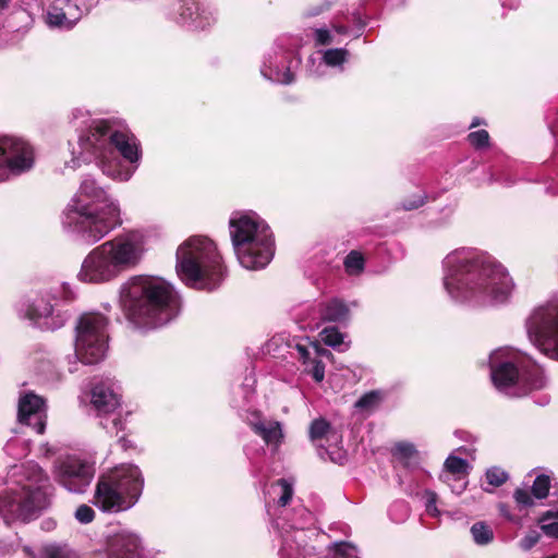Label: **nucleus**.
I'll list each match as a JSON object with an SVG mask.
<instances>
[{
	"instance_id": "412c9836",
	"label": "nucleus",
	"mask_w": 558,
	"mask_h": 558,
	"mask_svg": "<svg viewBox=\"0 0 558 558\" xmlns=\"http://www.w3.org/2000/svg\"><path fill=\"white\" fill-rule=\"evenodd\" d=\"M391 453L405 469H415L420 464V452L412 442H396L391 449Z\"/></svg>"
},
{
	"instance_id": "c85d7f7f",
	"label": "nucleus",
	"mask_w": 558,
	"mask_h": 558,
	"mask_svg": "<svg viewBox=\"0 0 558 558\" xmlns=\"http://www.w3.org/2000/svg\"><path fill=\"white\" fill-rule=\"evenodd\" d=\"M468 468V461L457 456H449L445 461L446 471L452 475H465Z\"/></svg>"
},
{
	"instance_id": "b1692460",
	"label": "nucleus",
	"mask_w": 558,
	"mask_h": 558,
	"mask_svg": "<svg viewBox=\"0 0 558 558\" xmlns=\"http://www.w3.org/2000/svg\"><path fill=\"white\" fill-rule=\"evenodd\" d=\"M38 558H78V556L66 546L48 544L40 548Z\"/></svg>"
},
{
	"instance_id": "ea45409f",
	"label": "nucleus",
	"mask_w": 558,
	"mask_h": 558,
	"mask_svg": "<svg viewBox=\"0 0 558 558\" xmlns=\"http://www.w3.org/2000/svg\"><path fill=\"white\" fill-rule=\"evenodd\" d=\"M95 518V511L87 505H81L75 511V519L81 523H90Z\"/></svg>"
},
{
	"instance_id": "680f3d73",
	"label": "nucleus",
	"mask_w": 558,
	"mask_h": 558,
	"mask_svg": "<svg viewBox=\"0 0 558 558\" xmlns=\"http://www.w3.org/2000/svg\"><path fill=\"white\" fill-rule=\"evenodd\" d=\"M10 0H0V12L7 10L9 8Z\"/></svg>"
},
{
	"instance_id": "6e6552de",
	"label": "nucleus",
	"mask_w": 558,
	"mask_h": 558,
	"mask_svg": "<svg viewBox=\"0 0 558 558\" xmlns=\"http://www.w3.org/2000/svg\"><path fill=\"white\" fill-rule=\"evenodd\" d=\"M108 320L99 313H85L76 324L75 355L86 365L100 362L107 351Z\"/></svg>"
},
{
	"instance_id": "72a5a7b5",
	"label": "nucleus",
	"mask_w": 558,
	"mask_h": 558,
	"mask_svg": "<svg viewBox=\"0 0 558 558\" xmlns=\"http://www.w3.org/2000/svg\"><path fill=\"white\" fill-rule=\"evenodd\" d=\"M508 473L500 468L494 466L486 471V480L489 485L499 487L508 481Z\"/></svg>"
},
{
	"instance_id": "aec40b11",
	"label": "nucleus",
	"mask_w": 558,
	"mask_h": 558,
	"mask_svg": "<svg viewBox=\"0 0 558 558\" xmlns=\"http://www.w3.org/2000/svg\"><path fill=\"white\" fill-rule=\"evenodd\" d=\"M349 314L348 305L338 299H332L319 305V315L323 322L343 323L348 320Z\"/></svg>"
},
{
	"instance_id": "7c9ffc66",
	"label": "nucleus",
	"mask_w": 558,
	"mask_h": 558,
	"mask_svg": "<svg viewBox=\"0 0 558 558\" xmlns=\"http://www.w3.org/2000/svg\"><path fill=\"white\" fill-rule=\"evenodd\" d=\"M348 56V50L342 48L328 49L325 51L323 60L329 66L341 65Z\"/></svg>"
},
{
	"instance_id": "79ce46f5",
	"label": "nucleus",
	"mask_w": 558,
	"mask_h": 558,
	"mask_svg": "<svg viewBox=\"0 0 558 558\" xmlns=\"http://www.w3.org/2000/svg\"><path fill=\"white\" fill-rule=\"evenodd\" d=\"M315 43L317 46H328L332 43V36L326 28L315 29Z\"/></svg>"
},
{
	"instance_id": "bb28decb",
	"label": "nucleus",
	"mask_w": 558,
	"mask_h": 558,
	"mask_svg": "<svg viewBox=\"0 0 558 558\" xmlns=\"http://www.w3.org/2000/svg\"><path fill=\"white\" fill-rule=\"evenodd\" d=\"M550 477L546 474H539L535 477L532 485V495L536 499H545L550 490Z\"/></svg>"
},
{
	"instance_id": "13d9d810",
	"label": "nucleus",
	"mask_w": 558,
	"mask_h": 558,
	"mask_svg": "<svg viewBox=\"0 0 558 558\" xmlns=\"http://www.w3.org/2000/svg\"><path fill=\"white\" fill-rule=\"evenodd\" d=\"M433 497H435V495H434V494H433ZM434 504H435V498H432V499L428 501L427 506H426V508H427V511H428V512H430L432 510L437 511V508L432 507V506H434Z\"/></svg>"
},
{
	"instance_id": "ddd939ff",
	"label": "nucleus",
	"mask_w": 558,
	"mask_h": 558,
	"mask_svg": "<svg viewBox=\"0 0 558 558\" xmlns=\"http://www.w3.org/2000/svg\"><path fill=\"white\" fill-rule=\"evenodd\" d=\"M107 244L94 248L84 259L78 278L84 282L99 283L109 281L118 272L105 252Z\"/></svg>"
},
{
	"instance_id": "0eeeda50",
	"label": "nucleus",
	"mask_w": 558,
	"mask_h": 558,
	"mask_svg": "<svg viewBox=\"0 0 558 558\" xmlns=\"http://www.w3.org/2000/svg\"><path fill=\"white\" fill-rule=\"evenodd\" d=\"M230 235L241 265L247 269L263 268L274 256V239L266 226L242 216L230 220Z\"/></svg>"
},
{
	"instance_id": "e433bc0d",
	"label": "nucleus",
	"mask_w": 558,
	"mask_h": 558,
	"mask_svg": "<svg viewBox=\"0 0 558 558\" xmlns=\"http://www.w3.org/2000/svg\"><path fill=\"white\" fill-rule=\"evenodd\" d=\"M181 16L194 20L198 15V4L194 0H181Z\"/></svg>"
},
{
	"instance_id": "a878e982",
	"label": "nucleus",
	"mask_w": 558,
	"mask_h": 558,
	"mask_svg": "<svg viewBox=\"0 0 558 558\" xmlns=\"http://www.w3.org/2000/svg\"><path fill=\"white\" fill-rule=\"evenodd\" d=\"M476 544L486 545L494 538L493 530L484 522H476L471 527Z\"/></svg>"
},
{
	"instance_id": "de8ad7c7",
	"label": "nucleus",
	"mask_w": 558,
	"mask_h": 558,
	"mask_svg": "<svg viewBox=\"0 0 558 558\" xmlns=\"http://www.w3.org/2000/svg\"><path fill=\"white\" fill-rule=\"evenodd\" d=\"M295 80V75L293 72H291V70L289 68L286 69V71L282 73V76L279 78V81L282 83V84H291L293 83Z\"/></svg>"
},
{
	"instance_id": "5fc2aeb1",
	"label": "nucleus",
	"mask_w": 558,
	"mask_h": 558,
	"mask_svg": "<svg viewBox=\"0 0 558 558\" xmlns=\"http://www.w3.org/2000/svg\"><path fill=\"white\" fill-rule=\"evenodd\" d=\"M119 444L124 450H126L131 446L130 440H128L125 436H121L119 438Z\"/></svg>"
},
{
	"instance_id": "49530a36",
	"label": "nucleus",
	"mask_w": 558,
	"mask_h": 558,
	"mask_svg": "<svg viewBox=\"0 0 558 558\" xmlns=\"http://www.w3.org/2000/svg\"><path fill=\"white\" fill-rule=\"evenodd\" d=\"M295 349L299 353V356H300V360L305 364L310 361L311 359V353L308 351V349L303 345V344H296L295 345Z\"/></svg>"
},
{
	"instance_id": "3c124183",
	"label": "nucleus",
	"mask_w": 558,
	"mask_h": 558,
	"mask_svg": "<svg viewBox=\"0 0 558 558\" xmlns=\"http://www.w3.org/2000/svg\"><path fill=\"white\" fill-rule=\"evenodd\" d=\"M501 4L504 8L518 9L520 1L519 0H501Z\"/></svg>"
},
{
	"instance_id": "2f4dec72",
	"label": "nucleus",
	"mask_w": 558,
	"mask_h": 558,
	"mask_svg": "<svg viewBox=\"0 0 558 558\" xmlns=\"http://www.w3.org/2000/svg\"><path fill=\"white\" fill-rule=\"evenodd\" d=\"M319 336L324 343L329 347H337L343 342V336L337 327H326L320 331Z\"/></svg>"
},
{
	"instance_id": "774afa93",
	"label": "nucleus",
	"mask_w": 558,
	"mask_h": 558,
	"mask_svg": "<svg viewBox=\"0 0 558 558\" xmlns=\"http://www.w3.org/2000/svg\"><path fill=\"white\" fill-rule=\"evenodd\" d=\"M546 558H557L555 555L547 556Z\"/></svg>"
},
{
	"instance_id": "5701e85b",
	"label": "nucleus",
	"mask_w": 558,
	"mask_h": 558,
	"mask_svg": "<svg viewBox=\"0 0 558 558\" xmlns=\"http://www.w3.org/2000/svg\"><path fill=\"white\" fill-rule=\"evenodd\" d=\"M519 385L525 390L531 391L543 387V376L539 368L535 365H525L519 367Z\"/></svg>"
},
{
	"instance_id": "9d476101",
	"label": "nucleus",
	"mask_w": 558,
	"mask_h": 558,
	"mask_svg": "<svg viewBox=\"0 0 558 558\" xmlns=\"http://www.w3.org/2000/svg\"><path fill=\"white\" fill-rule=\"evenodd\" d=\"M35 163L33 146L19 137L0 136V182L29 171Z\"/></svg>"
},
{
	"instance_id": "a211bd4d",
	"label": "nucleus",
	"mask_w": 558,
	"mask_h": 558,
	"mask_svg": "<svg viewBox=\"0 0 558 558\" xmlns=\"http://www.w3.org/2000/svg\"><path fill=\"white\" fill-rule=\"evenodd\" d=\"M492 379L498 389L519 385L520 369L512 362H502L492 371Z\"/></svg>"
},
{
	"instance_id": "39448f33",
	"label": "nucleus",
	"mask_w": 558,
	"mask_h": 558,
	"mask_svg": "<svg viewBox=\"0 0 558 558\" xmlns=\"http://www.w3.org/2000/svg\"><path fill=\"white\" fill-rule=\"evenodd\" d=\"M177 274L189 287L211 291L220 286L226 267L214 241L191 236L177 251Z\"/></svg>"
},
{
	"instance_id": "cd10ccee",
	"label": "nucleus",
	"mask_w": 558,
	"mask_h": 558,
	"mask_svg": "<svg viewBox=\"0 0 558 558\" xmlns=\"http://www.w3.org/2000/svg\"><path fill=\"white\" fill-rule=\"evenodd\" d=\"M344 267L349 274H360L364 269L365 259L362 253L351 251L344 258Z\"/></svg>"
},
{
	"instance_id": "8fccbe9b",
	"label": "nucleus",
	"mask_w": 558,
	"mask_h": 558,
	"mask_svg": "<svg viewBox=\"0 0 558 558\" xmlns=\"http://www.w3.org/2000/svg\"><path fill=\"white\" fill-rule=\"evenodd\" d=\"M550 519H556V515H555V511L554 510H548L546 512H544L539 519H538V523L542 525V524H546L545 522L547 520H550Z\"/></svg>"
},
{
	"instance_id": "4c0bfd02",
	"label": "nucleus",
	"mask_w": 558,
	"mask_h": 558,
	"mask_svg": "<svg viewBox=\"0 0 558 558\" xmlns=\"http://www.w3.org/2000/svg\"><path fill=\"white\" fill-rule=\"evenodd\" d=\"M426 202H427V195L425 193L414 195L409 198H405L402 202V208L404 210H414V209H417V208L422 207L423 205H425Z\"/></svg>"
},
{
	"instance_id": "4d7b16f0",
	"label": "nucleus",
	"mask_w": 558,
	"mask_h": 558,
	"mask_svg": "<svg viewBox=\"0 0 558 558\" xmlns=\"http://www.w3.org/2000/svg\"><path fill=\"white\" fill-rule=\"evenodd\" d=\"M551 130V133L553 135L556 137V140L558 141V118L556 119V121L554 122V124L551 125L550 128Z\"/></svg>"
},
{
	"instance_id": "f704fd0d",
	"label": "nucleus",
	"mask_w": 558,
	"mask_h": 558,
	"mask_svg": "<svg viewBox=\"0 0 558 558\" xmlns=\"http://www.w3.org/2000/svg\"><path fill=\"white\" fill-rule=\"evenodd\" d=\"M272 486H279L281 488V495L278 499V505L280 507H286L292 499L293 496V487L286 478L277 480Z\"/></svg>"
},
{
	"instance_id": "c03bdc74",
	"label": "nucleus",
	"mask_w": 558,
	"mask_h": 558,
	"mask_svg": "<svg viewBox=\"0 0 558 558\" xmlns=\"http://www.w3.org/2000/svg\"><path fill=\"white\" fill-rule=\"evenodd\" d=\"M352 547L347 543H339L335 546L333 558H350L349 549Z\"/></svg>"
},
{
	"instance_id": "9b49d317",
	"label": "nucleus",
	"mask_w": 558,
	"mask_h": 558,
	"mask_svg": "<svg viewBox=\"0 0 558 558\" xmlns=\"http://www.w3.org/2000/svg\"><path fill=\"white\" fill-rule=\"evenodd\" d=\"M526 329L531 337L558 349V303L535 308L526 320Z\"/></svg>"
},
{
	"instance_id": "f257e3e1",
	"label": "nucleus",
	"mask_w": 558,
	"mask_h": 558,
	"mask_svg": "<svg viewBox=\"0 0 558 558\" xmlns=\"http://www.w3.org/2000/svg\"><path fill=\"white\" fill-rule=\"evenodd\" d=\"M120 303L126 318L140 328H157L179 313L173 287L160 277L140 275L120 288Z\"/></svg>"
},
{
	"instance_id": "58836bf2",
	"label": "nucleus",
	"mask_w": 558,
	"mask_h": 558,
	"mask_svg": "<svg viewBox=\"0 0 558 558\" xmlns=\"http://www.w3.org/2000/svg\"><path fill=\"white\" fill-rule=\"evenodd\" d=\"M541 539V534L537 531H530L524 537L520 539V548L527 551L531 550Z\"/></svg>"
},
{
	"instance_id": "f3484780",
	"label": "nucleus",
	"mask_w": 558,
	"mask_h": 558,
	"mask_svg": "<svg viewBox=\"0 0 558 558\" xmlns=\"http://www.w3.org/2000/svg\"><path fill=\"white\" fill-rule=\"evenodd\" d=\"M140 539L134 535H121L110 547L109 558H141Z\"/></svg>"
},
{
	"instance_id": "f8f14e48",
	"label": "nucleus",
	"mask_w": 558,
	"mask_h": 558,
	"mask_svg": "<svg viewBox=\"0 0 558 558\" xmlns=\"http://www.w3.org/2000/svg\"><path fill=\"white\" fill-rule=\"evenodd\" d=\"M93 477V466L76 458L69 457L58 466L57 481L69 492L83 493Z\"/></svg>"
},
{
	"instance_id": "7ed1b4c3",
	"label": "nucleus",
	"mask_w": 558,
	"mask_h": 558,
	"mask_svg": "<svg viewBox=\"0 0 558 558\" xmlns=\"http://www.w3.org/2000/svg\"><path fill=\"white\" fill-rule=\"evenodd\" d=\"M114 125L113 120L97 119L78 137L83 161L94 158L102 172L111 178L121 175L120 156L131 163L141 157L135 135L130 131H120Z\"/></svg>"
},
{
	"instance_id": "4468645a",
	"label": "nucleus",
	"mask_w": 558,
	"mask_h": 558,
	"mask_svg": "<svg viewBox=\"0 0 558 558\" xmlns=\"http://www.w3.org/2000/svg\"><path fill=\"white\" fill-rule=\"evenodd\" d=\"M105 252L119 274L122 269L134 266L140 259L137 246L129 240H112L105 242Z\"/></svg>"
},
{
	"instance_id": "20e7f679",
	"label": "nucleus",
	"mask_w": 558,
	"mask_h": 558,
	"mask_svg": "<svg viewBox=\"0 0 558 558\" xmlns=\"http://www.w3.org/2000/svg\"><path fill=\"white\" fill-rule=\"evenodd\" d=\"M445 287L454 299H469L477 294L497 302L507 300L513 288L512 279L502 265L489 256L460 259Z\"/></svg>"
},
{
	"instance_id": "bf43d9fd",
	"label": "nucleus",
	"mask_w": 558,
	"mask_h": 558,
	"mask_svg": "<svg viewBox=\"0 0 558 558\" xmlns=\"http://www.w3.org/2000/svg\"><path fill=\"white\" fill-rule=\"evenodd\" d=\"M433 497H435V495H434V494H433ZM434 504H435V498H432V499L428 501L427 506H426V508H427V511H428V512H430L432 510L437 511V508L432 507V506H434Z\"/></svg>"
},
{
	"instance_id": "a19ab883",
	"label": "nucleus",
	"mask_w": 558,
	"mask_h": 558,
	"mask_svg": "<svg viewBox=\"0 0 558 558\" xmlns=\"http://www.w3.org/2000/svg\"><path fill=\"white\" fill-rule=\"evenodd\" d=\"M313 367L311 375L316 383H322L325 378V364L320 360L312 361Z\"/></svg>"
},
{
	"instance_id": "f03ea898",
	"label": "nucleus",
	"mask_w": 558,
	"mask_h": 558,
	"mask_svg": "<svg viewBox=\"0 0 558 558\" xmlns=\"http://www.w3.org/2000/svg\"><path fill=\"white\" fill-rule=\"evenodd\" d=\"M65 223L88 243H96L121 225L119 207L94 179L81 183L78 192L65 210Z\"/></svg>"
},
{
	"instance_id": "09e8293b",
	"label": "nucleus",
	"mask_w": 558,
	"mask_h": 558,
	"mask_svg": "<svg viewBox=\"0 0 558 558\" xmlns=\"http://www.w3.org/2000/svg\"><path fill=\"white\" fill-rule=\"evenodd\" d=\"M43 316V313H40L35 306L31 305L26 311V317L31 320H37Z\"/></svg>"
},
{
	"instance_id": "2eb2a0df",
	"label": "nucleus",
	"mask_w": 558,
	"mask_h": 558,
	"mask_svg": "<svg viewBox=\"0 0 558 558\" xmlns=\"http://www.w3.org/2000/svg\"><path fill=\"white\" fill-rule=\"evenodd\" d=\"M16 477V489H37L53 492L48 475L36 463L27 462L22 464L13 474Z\"/></svg>"
},
{
	"instance_id": "69168bd1",
	"label": "nucleus",
	"mask_w": 558,
	"mask_h": 558,
	"mask_svg": "<svg viewBox=\"0 0 558 558\" xmlns=\"http://www.w3.org/2000/svg\"><path fill=\"white\" fill-rule=\"evenodd\" d=\"M45 313H46V314H49V313H50V308L46 307V308H45Z\"/></svg>"
},
{
	"instance_id": "864d4df0",
	"label": "nucleus",
	"mask_w": 558,
	"mask_h": 558,
	"mask_svg": "<svg viewBox=\"0 0 558 558\" xmlns=\"http://www.w3.org/2000/svg\"><path fill=\"white\" fill-rule=\"evenodd\" d=\"M313 345L318 355H330L331 354L327 349L322 348L318 343H314Z\"/></svg>"
},
{
	"instance_id": "c9c22d12",
	"label": "nucleus",
	"mask_w": 558,
	"mask_h": 558,
	"mask_svg": "<svg viewBox=\"0 0 558 558\" xmlns=\"http://www.w3.org/2000/svg\"><path fill=\"white\" fill-rule=\"evenodd\" d=\"M513 499L519 509L531 508L535 505L532 492L524 488H517L513 493Z\"/></svg>"
},
{
	"instance_id": "37998d69",
	"label": "nucleus",
	"mask_w": 558,
	"mask_h": 558,
	"mask_svg": "<svg viewBox=\"0 0 558 558\" xmlns=\"http://www.w3.org/2000/svg\"><path fill=\"white\" fill-rule=\"evenodd\" d=\"M66 20L65 13L61 10H53L48 13V22L52 26H63Z\"/></svg>"
},
{
	"instance_id": "1a4fd4ad",
	"label": "nucleus",
	"mask_w": 558,
	"mask_h": 558,
	"mask_svg": "<svg viewBox=\"0 0 558 558\" xmlns=\"http://www.w3.org/2000/svg\"><path fill=\"white\" fill-rule=\"evenodd\" d=\"M51 496L48 490L10 489L0 496V513L7 522H29L50 506Z\"/></svg>"
},
{
	"instance_id": "e2e57ef3",
	"label": "nucleus",
	"mask_w": 558,
	"mask_h": 558,
	"mask_svg": "<svg viewBox=\"0 0 558 558\" xmlns=\"http://www.w3.org/2000/svg\"><path fill=\"white\" fill-rule=\"evenodd\" d=\"M506 509V506L505 505H501L500 506V511L507 517L508 520H512V517L510 514L507 513V510Z\"/></svg>"
},
{
	"instance_id": "a18cd8bd",
	"label": "nucleus",
	"mask_w": 558,
	"mask_h": 558,
	"mask_svg": "<svg viewBox=\"0 0 558 558\" xmlns=\"http://www.w3.org/2000/svg\"><path fill=\"white\" fill-rule=\"evenodd\" d=\"M541 530L546 536L558 538V522L542 524Z\"/></svg>"
},
{
	"instance_id": "423d86ee",
	"label": "nucleus",
	"mask_w": 558,
	"mask_h": 558,
	"mask_svg": "<svg viewBox=\"0 0 558 558\" xmlns=\"http://www.w3.org/2000/svg\"><path fill=\"white\" fill-rule=\"evenodd\" d=\"M144 478L138 466L122 465L99 477L94 504L102 511L119 512L134 506L142 495Z\"/></svg>"
},
{
	"instance_id": "6e6d98bb",
	"label": "nucleus",
	"mask_w": 558,
	"mask_h": 558,
	"mask_svg": "<svg viewBox=\"0 0 558 558\" xmlns=\"http://www.w3.org/2000/svg\"><path fill=\"white\" fill-rule=\"evenodd\" d=\"M481 124H486V122L477 117H475L470 125V129L476 128Z\"/></svg>"
},
{
	"instance_id": "052dcab7",
	"label": "nucleus",
	"mask_w": 558,
	"mask_h": 558,
	"mask_svg": "<svg viewBox=\"0 0 558 558\" xmlns=\"http://www.w3.org/2000/svg\"><path fill=\"white\" fill-rule=\"evenodd\" d=\"M433 497H435V495H434V494H433ZM434 504H435V498H432V499L428 501L427 506H426V508H427V511H428V512H430L432 510L437 511V508L432 507V506H434Z\"/></svg>"
},
{
	"instance_id": "338daca9",
	"label": "nucleus",
	"mask_w": 558,
	"mask_h": 558,
	"mask_svg": "<svg viewBox=\"0 0 558 558\" xmlns=\"http://www.w3.org/2000/svg\"><path fill=\"white\" fill-rule=\"evenodd\" d=\"M555 515H556V519H558V509L555 510Z\"/></svg>"
},
{
	"instance_id": "0e129e2a",
	"label": "nucleus",
	"mask_w": 558,
	"mask_h": 558,
	"mask_svg": "<svg viewBox=\"0 0 558 558\" xmlns=\"http://www.w3.org/2000/svg\"><path fill=\"white\" fill-rule=\"evenodd\" d=\"M336 31L339 33V34H345L348 32V28L345 26H337L336 27Z\"/></svg>"
},
{
	"instance_id": "603ef678",
	"label": "nucleus",
	"mask_w": 558,
	"mask_h": 558,
	"mask_svg": "<svg viewBox=\"0 0 558 558\" xmlns=\"http://www.w3.org/2000/svg\"><path fill=\"white\" fill-rule=\"evenodd\" d=\"M111 423H112V426L116 428L117 432L122 430L124 428L123 421H122L121 416L114 417L111 421Z\"/></svg>"
},
{
	"instance_id": "473e14b6",
	"label": "nucleus",
	"mask_w": 558,
	"mask_h": 558,
	"mask_svg": "<svg viewBox=\"0 0 558 558\" xmlns=\"http://www.w3.org/2000/svg\"><path fill=\"white\" fill-rule=\"evenodd\" d=\"M329 429L330 424L325 418H316L311 423L310 437L312 440L322 439L327 435Z\"/></svg>"
},
{
	"instance_id": "393cba45",
	"label": "nucleus",
	"mask_w": 558,
	"mask_h": 558,
	"mask_svg": "<svg viewBox=\"0 0 558 558\" xmlns=\"http://www.w3.org/2000/svg\"><path fill=\"white\" fill-rule=\"evenodd\" d=\"M384 396L379 390H372L364 393L354 404V407L362 411H373L383 401Z\"/></svg>"
},
{
	"instance_id": "4be33fe9",
	"label": "nucleus",
	"mask_w": 558,
	"mask_h": 558,
	"mask_svg": "<svg viewBox=\"0 0 558 558\" xmlns=\"http://www.w3.org/2000/svg\"><path fill=\"white\" fill-rule=\"evenodd\" d=\"M253 432L263 438L267 445H279L283 438L281 424L278 421L252 423Z\"/></svg>"
},
{
	"instance_id": "dca6fc26",
	"label": "nucleus",
	"mask_w": 558,
	"mask_h": 558,
	"mask_svg": "<svg viewBox=\"0 0 558 558\" xmlns=\"http://www.w3.org/2000/svg\"><path fill=\"white\" fill-rule=\"evenodd\" d=\"M44 404V399L34 393L21 397L17 411L19 422L26 425L34 424L37 433L43 434L45 430V422L41 416Z\"/></svg>"
},
{
	"instance_id": "6ab92c4d",
	"label": "nucleus",
	"mask_w": 558,
	"mask_h": 558,
	"mask_svg": "<svg viewBox=\"0 0 558 558\" xmlns=\"http://www.w3.org/2000/svg\"><path fill=\"white\" fill-rule=\"evenodd\" d=\"M92 403L99 414H108L120 407V398L111 389L96 386L92 390Z\"/></svg>"
},
{
	"instance_id": "c756f323",
	"label": "nucleus",
	"mask_w": 558,
	"mask_h": 558,
	"mask_svg": "<svg viewBox=\"0 0 558 558\" xmlns=\"http://www.w3.org/2000/svg\"><path fill=\"white\" fill-rule=\"evenodd\" d=\"M469 144L475 149L487 148L490 145V136L486 130H478L468 134Z\"/></svg>"
}]
</instances>
